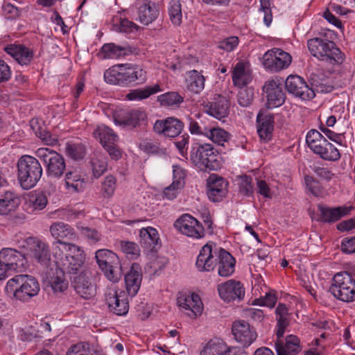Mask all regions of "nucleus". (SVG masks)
<instances>
[{"label":"nucleus","instance_id":"393cba45","mask_svg":"<svg viewBox=\"0 0 355 355\" xmlns=\"http://www.w3.org/2000/svg\"><path fill=\"white\" fill-rule=\"evenodd\" d=\"M73 287L76 293L84 299H90L96 295L95 286L90 282L88 273L81 272L74 277Z\"/></svg>","mask_w":355,"mask_h":355},{"label":"nucleus","instance_id":"2f4dec72","mask_svg":"<svg viewBox=\"0 0 355 355\" xmlns=\"http://www.w3.org/2000/svg\"><path fill=\"white\" fill-rule=\"evenodd\" d=\"M131 68L123 72H119L115 69L107 70L105 72L104 77L107 82L117 84L127 85L134 82Z\"/></svg>","mask_w":355,"mask_h":355},{"label":"nucleus","instance_id":"6e6552de","mask_svg":"<svg viewBox=\"0 0 355 355\" xmlns=\"http://www.w3.org/2000/svg\"><path fill=\"white\" fill-rule=\"evenodd\" d=\"M109 310L117 315H125L129 310V302L125 293L115 286L109 287L105 294Z\"/></svg>","mask_w":355,"mask_h":355},{"label":"nucleus","instance_id":"cd10ccee","mask_svg":"<svg viewBox=\"0 0 355 355\" xmlns=\"http://www.w3.org/2000/svg\"><path fill=\"white\" fill-rule=\"evenodd\" d=\"M4 50L21 65L29 64L34 55L32 50L20 44H12L7 45Z\"/></svg>","mask_w":355,"mask_h":355},{"label":"nucleus","instance_id":"864d4df0","mask_svg":"<svg viewBox=\"0 0 355 355\" xmlns=\"http://www.w3.org/2000/svg\"><path fill=\"white\" fill-rule=\"evenodd\" d=\"M65 153L67 156L75 160L83 159L86 154L83 145L74 143L67 144Z\"/></svg>","mask_w":355,"mask_h":355},{"label":"nucleus","instance_id":"6e6d98bb","mask_svg":"<svg viewBox=\"0 0 355 355\" xmlns=\"http://www.w3.org/2000/svg\"><path fill=\"white\" fill-rule=\"evenodd\" d=\"M280 339L277 337V340L275 342V349L277 355H294L301 350L300 345L286 343L285 346H284L283 342Z\"/></svg>","mask_w":355,"mask_h":355},{"label":"nucleus","instance_id":"20e7f679","mask_svg":"<svg viewBox=\"0 0 355 355\" xmlns=\"http://www.w3.org/2000/svg\"><path fill=\"white\" fill-rule=\"evenodd\" d=\"M35 155L46 167L49 176L60 178L62 175L66 164L60 154L48 148H40L36 150Z\"/></svg>","mask_w":355,"mask_h":355},{"label":"nucleus","instance_id":"473e14b6","mask_svg":"<svg viewBox=\"0 0 355 355\" xmlns=\"http://www.w3.org/2000/svg\"><path fill=\"white\" fill-rule=\"evenodd\" d=\"M252 75L246 69L243 62H238L232 72V81L234 85L238 87H243L251 82Z\"/></svg>","mask_w":355,"mask_h":355},{"label":"nucleus","instance_id":"9b49d317","mask_svg":"<svg viewBox=\"0 0 355 355\" xmlns=\"http://www.w3.org/2000/svg\"><path fill=\"white\" fill-rule=\"evenodd\" d=\"M263 92L267 98L266 105L268 109L278 107L284 104L285 94L282 90V84L278 79H271L266 81L263 87Z\"/></svg>","mask_w":355,"mask_h":355},{"label":"nucleus","instance_id":"2eb2a0df","mask_svg":"<svg viewBox=\"0 0 355 355\" xmlns=\"http://www.w3.org/2000/svg\"><path fill=\"white\" fill-rule=\"evenodd\" d=\"M147 119L146 112L140 109L120 111L114 116L116 124L131 128L139 126Z\"/></svg>","mask_w":355,"mask_h":355},{"label":"nucleus","instance_id":"f8f14e48","mask_svg":"<svg viewBox=\"0 0 355 355\" xmlns=\"http://www.w3.org/2000/svg\"><path fill=\"white\" fill-rule=\"evenodd\" d=\"M183 128V123L174 117L157 120L153 125V131L157 135L171 138L178 137Z\"/></svg>","mask_w":355,"mask_h":355},{"label":"nucleus","instance_id":"49530a36","mask_svg":"<svg viewBox=\"0 0 355 355\" xmlns=\"http://www.w3.org/2000/svg\"><path fill=\"white\" fill-rule=\"evenodd\" d=\"M101 269L106 278L112 282H117L122 276V268L119 259Z\"/></svg>","mask_w":355,"mask_h":355},{"label":"nucleus","instance_id":"3c124183","mask_svg":"<svg viewBox=\"0 0 355 355\" xmlns=\"http://www.w3.org/2000/svg\"><path fill=\"white\" fill-rule=\"evenodd\" d=\"M125 48L117 46L114 43L104 44L101 50V53L105 59H114L120 57L124 54Z\"/></svg>","mask_w":355,"mask_h":355},{"label":"nucleus","instance_id":"a878e982","mask_svg":"<svg viewBox=\"0 0 355 355\" xmlns=\"http://www.w3.org/2000/svg\"><path fill=\"white\" fill-rule=\"evenodd\" d=\"M235 263L236 260L230 252L223 248H219L216 261L219 276L223 277L231 276L234 272Z\"/></svg>","mask_w":355,"mask_h":355},{"label":"nucleus","instance_id":"4468645a","mask_svg":"<svg viewBox=\"0 0 355 355\" xmlns=\"http://www.w3.org/2000/svg\"><path fill=\"white\" fill-rule=\"evenodd\" d=\"M232 332L236 342L243 347L250 346L257 337L254 329L245 321L234 322L232 324Z\"/></svg>","mask_w":355,"mask_h":355},{"label":"nucleus","instance_id":"37998d69","mask_svg":"<svg viewBox=\"0 0 355 355\" xmlns=\"http://www.w3.org/2000/svg\"><path fill=\"white\" fill-rule=\"evenodd\" d=\"M66 355H98V353L89 343L80 342L71 345Z\"/></svg>","mask_w":355,"mask_h":355},{"label":"nucleus","instance_id":"7ed1b4c3","mask_svg":"<svg viewBox=\"0 0 355 355\" xmlns=\"http://www.w3.org/2000/svg\"><path fill=\"white\" fill-rule=\"evenodd\" d=\"M329 291L337 299L346 302L355 300V279L347 272L336 274Z\"/></svg>","mask_w":355,"mask_h":355},{"label":"nucleus","instance_id":"dca6fc26","mask_svg":"<svg viewBox=\"0 0 355 355\" xmlns=\"http://www.w3.org/2000/svg\"><path fill=\"white\" fill-rule=\"evenodd\" d=\"M53 253L55 259V265L68 273H76L85 261V257H81L78 259L76 257L64 256L63 250H60L59 245H55L53 248Z\"/></svg>","mask_w":355,"mask_h":355},{"label":"nucleus","instance_id":"7c9ffc66","mask_svg":"<svg viewBox=\"0 0 355 355\" xmlns=\"http://www.w3.org/2000/svg\"><path fill=\"white\" fill-rule=\"evenodd\" d=\"M159 14V9L155 3L145 1L138 8V19L139 21L148 25L155 21Z\"/></svg>","mask_w":355,"mask_h":355},{"label":"nucleus","instance_id":"c756f323","mask_svg":"<svg viewBox=\"0 0 355 355\" xmlns=\"http://www.w3.org/2000/svg\"><path fill=\"white\" fill-rule=\"evenodd\" d=\"M326 44V47L324 48V52L320 60L333 65L341 64L345 60V55L334 42L329 40Z\"/></svg>","mask_w":355,"mask_h":355},{"label":"nucleus","instance_id":"79ce46f5","mask_svg":"<svg viewBox=\"0 0 355 355\" xmlns=\"http://www.w3.org/2000/svg\"><path fill=\"white\" fill-rule=\"evenodd\" d=\"M208 119L198 118V121L190 119L189 129L192 135L207 136L211 125L208 124Z\"/></svg>","mask_w":355,"mask_h":355},{"label":"nucleus","instance_id":"c85d7f7f","mask_svg":"<svg viewBox=\"0 0 355 355\" xmlns=\"http://www.w3.org/2000/svg\"><path fill=\"white\" fill-rule=\"evenodd\" d=\"M318 211L320 213V218L318 219L324 223H334L338 220L343 216L347 215L352 207H338L329 208L322 205H318Z\"/></svg>","mask_w":355,"mask_h":355},{"label":"nucleus","instance_id":"4d7b16f0","mask_svg":"<svg viewBox=\"0 0 355 355\" xmlns=\"http://www.w3.org/2000/svg\"><path fill=\"white\" fill-rule=\"evenodd\" d=\"M184 98L176 92H166L158 96V101L168 106L179 105L183 102Z\"/></svg>","mask_w":355,"mask_h":355},{"label":"nucleus","instance_id":"13d9d810","mask_svg":"<svg viewBox=\"0 0 355 355\" xmlns=\"http://www.w3.org/2000/svg\"><path fill=\"white\" fill-rule=\"evenodd\" d=\"M94 176L99 178L107 169V163L105 157L102 156L96 157L91 161Z\"/></svg>","mask_w":355,"mask_h":355},{"label":"nucleus","instance_id":"c03bdc74","mask_svg":"<svg viewBox=\"0 0 355 355\" xmlns=\"http://www.w3.org/2000/svg\"><path fill=\"white\" fill-rule=\"evenodd\" d=\"M112 26L116 31L125 33H130L139 28L134 22L129 21L128 19L121 18L119 16H114L113 17Z\"/></svg>","mask_w":355,"mask_h":355},{"label":"nucleus","instance_id":"603ef678","mask_svg":"<svg viewBox=\"0 0 355 355\" xmlns=\"http://www.w3.org/2000/svg\"><path fill=\"white\" fill-rule=\"evenodd\" d=\"M328 40H323L318 37H314L310 39L307 42V46L310 53L318 59H320L322 53L324 52V48L326 47V43L328 42Z\"/></svg>","mask_w":355,"mask_h":355},{"label":"nucleus","instance_id":"69168bd1","mask_svg":"<svg viewBox=\"0 0 355 355\" xmlns=\"http://www.w3.org/2000/svg\"><path fill=\"white\" fill-rule=\"evenodd\" d=\"M239 40L236 36L226 37L218 42V47L226 52L233 51L239 45Z\"/></svg>","mask_w":355,"mask_h":355},{"label":"nucleus","instance_id":"f257e3e1","mask_svg":"<svg viewBox=\"0 0 355 355\" xmlns=\"http://www.w3.org/2000/svg\"><path fill=\"white\" fill-rule=\"evenodd\" d=\"M17 180L23 189L33 188L42 175L39 161L31 155H23L17 161Z\"/></svg>","mask_w":355,"mask_h":355},{"label":"nucleus","instance_id":"c9c22d12","mask_svg":"<svg viewBox=\"0 0 355 355\" xmlns=\"http://www.w3.org/2000/svg\"><path fill=\"white\" fill-rule=\"evenodd\" d=\"M187 75V89L191 92L199 94L205 87V77L196 70L190 71Z\"/></svg>","mask_w":355,"mask_h":355},{"label":"nucleus","instance_id":"ddd939ff","mask_svg":"<svg viewBox=\"0 0 355 355\" xmlns=\"http://www.w3.org/2000/svg\"><path fill=\"white\" fill-rule=\"evenodd\" d=\"M285 87L290 94L302 100H311L315 96L314 91L299 76H289L285 81Z\"/></svg>","mask_w":355,"mask_h":355},{"label":"nucleus","instance_id":"052dcab7","mask_svg":"<svg viewBox=\"0 0 355 355\" xmlns=\"http://www.w3.org/2000/svg\"><path fill=\"white\" fill-rule=\"evenodd\" d=\"M170 19L175 25H180L182 21L181 4L178 1H172L168 8Z\"/></svg>","mask_w":355,"mask_h":355},{"label":"nucleus","instance_id":"e433bc0d","mask_svg":"<svg viewBox=\"0 0 355 355\" xmlns=\"http://www.w3.org/2000/svg\"><path fill=\"white\" fill-rule=\"evenodd\" d=\"M19 203V199L12 192L7 191L0 198V215H6L15 210Z\"/></svg>","mask_w":355,"mask_h":355},{"label":"nucleus","instance_id":"72a5a7b5","mask_svg":"<svg viewBox=\"0 0 355 355\" xmlns=\"http://www.w3.org/2000/svg\"><path fill=\"white\" fill-rule=\"evenodd\" d=\"M159 234L156 229L148 227L140 230V242L144 248L153 250L159 244Z\"/></svg>","mask_w":355,"mask_h":355},{"label":"nucleus","instance_id":"58836bf2","mask_svg":"<svg viewBox=\"0 0 355 355\" xmlns=\"http://www.w3.org/2000/svg\"><path fill=\"white\" fill-rule=\"evenodd\" d=\"M160 91L159 85L155 84L147 86L145 88L132 89L126 95V98L130 101H140L146 99Z\"/></svg>","mask_w":355,"mask_h":355},{"label":"nucleus","instance_id":"5fc2aeb1","mask_svg":"<svg viewBox=\"0 0 355 355\" xmlns=\"http://www.w3.org/2000/svg\"><path fill=\"white\" fill-rule=\"evenodd\" d=\"M116 179L112 175H107L101 183V192L103 198H111L115 191Z\"/></svg>","mask_w":355,"mask_h":355},{"label":"nucleus","instance_id":"de8ad7c7","mask_svg":"<svg viewBox=\"0 0 355 355\" xmlns=\"http://www.w3.org/2000/svg\"><path fill=\"white\" fill-rule=\"evenodd\" d=\"M95 257L100 268L106 267V266L119 259L115 253L107 249L97 250Z\"/></svg>","mask_w":355,"mask_h":355},{"label":"nucleus","instance_id":"6ab92c4d","mask_svg":"<svg viewBox=\"0 0 355 355\" xmlns=\"http://www.w3.org/2000/svg\"><path fill=\"white\" fill-rule=\"evenodd\" d=\"M178 305L186 311V314L191 318L201 315L203 309L202 302L198 295H180L178 297Z\"/></svg>","mask_w":355,"mask_h":355},{"label":"nucleus","instance_id":"4be33fe9","mask_svg":"<svg viewBox=\"0 0 355 355\" xmlns=\"http://www.w3.org/2000/svg\"><path fill=\"white\" fill-rule=\"evenodd\" d=\"M141 281V268L139 264L133 263L129 272L125 275V288L128 295L132 297L137 294Z\"/></svg>","mask_w":355,"mask_h":355},{"label":"nucleus","instance_id":"412c9836","mask_svg":"<svg viewBox=\"0 0 355 355\" xmlns=\"http://www.w3.org/2000/svg\"><path fill=\"white\" fill-rule=\"evenodd\" d=\"M208 197L213 202H219L227 193L228 182L217 175L212 174L208 179Z\"/></svg>","mask_w":355,"mask_h":355},{"label":"nucleus","instance_id":"f3484780","mask_svg":"<svg viewBox=\"0 0 355 355\" xmlns=\"http://www.w3.org/2000/svg\"><path fill=\"white\" fill-rule=\"evenodd\" d=\"M218 291L220 298L227 302L236 300L240 301L243 299L245 295V289L242 284L234 279H230L219 284Z\"/></svg>","mask_w":355,"mask_h":355},{"label":"nucleus","instance_id":"1a4fd4ad","mask_svg":"<svg viewBox=\"0 0 355 355\" xmlns=\"http://www.w3.org/2000/svg\"><path fill=\"white\" fill-rule=\"evenodd\" d=\"M174 227L178 231L193 239H201L205 236L202 225L192 216L183 214L174 223Z\"/></svg>","mask_w":355,"mask_h":355},{"label":"nucleus","instance_id":"bf43d9fd","mask_svg":"<svg viewBox=\"0 0 355 355\" xmlns=\"http://www.w3.org/2000/svg\"><path fill=\"white\" fill-rule=\"evenodd\" d=\"M60 250H63L64 256L76 257L78 259L85 257L84 251L79 246L69 242L63 243Z\"/></svg>","mask_w":355,"mask_h":355},{"label":"nucleus","instance_id":"a18cd8bd","mask_svg":"<svg viewBox=\"0 0 355 355\" xmlns=\"http://www.w3.org/2000/svg\"><path fill=\"white\" fill-rule=\"evenodd\" d=\"M226 349L227 345L223 340H211L204 347L200 355H223Z\"/></svg>","mask_w":355,"mask_h":355},{"label":"nucleus","instance_id":"0eeeda50","mask_svg":"<svg viewBox=\"0 0 355 355\" xmlns=\"http://www.w3.org/2000/svg\"><path fill=\"white\" fill-rule=\"evenodd\" d=\"M292 62L291 55L281 49L273 48L263 56L264 67L271 71L278 72L288 68Z\"/></svg>","mask_w":355,"mask_h":355},{"label":"nucleus","instance_id":"4c0bfd02","mask_svg":"<svg viewBox=\"0 0 355 355\" xmlns=\"http://www.w3.org/2000/svg\"><path fill=\"white\" fill-rule=\"evenodd\" d=\"M64 181L67 189L72 192H80L85 188V179L76 171L67 172Z\"/></svg>","mask_w":355,"mask_h":355},{"label":"nucleus","instance_id":"f704fd0d","mask_svg":"<svg viewBox=\"0 0 355 355\" xmlns=\"http://www.w3.org/2000/svg\"><path fill=\"white\" fill-rule=\"evenodd\" d=\"M93 135L95 138L100 141L103 147L109 144L116 143L119 139L113 130L105 125H98L94 130Z\"/></svg>","mask_w":355,"mask_h":355},{"label":"nucleus","instance_id":"aec40b11","mask_svg":"<svg viewBox=\"0 0 355 355\" xmlns=\"http://www.w3.org/2000/svg\"><path fill=\"white\" fill-rule=\"evenodd\" d=\"M230 101L224 96L218 95L204 105L205 112L210 116L221 120L227 116Z\"/></svg>","mask_w":355,"mask_h":355},{"label":"nucleus","instance_id":"b1692460","mask_svg":"<svg viewBox=\"0 0 355 355\" xmlns=\"http://www.w3.org/2000/svg\"><path fill=\"white\" fill-rule=\"evenodd\" d=\"M257 132L261 139L268 141L272 137L274 128L273 115L266 110H261L257 114Z\"/></svg>","mask_w":355,"mask_h":355},{"label":"nucleus","instance_id":"ea45409f","mask_svg":"<svg viewBox=\"0 0 355 355\" xmlns=\"http://www.w3.org/2000/svg\"><path fill=\"white\" fill-rule=\"evenodd\" d=\"M326 138L318 130H311L306 137V142L309 148L315 154L320 150L323 145H325Z\"/></svg>","mask_w":355,"mask_h":355},{"label":"nucleus","instance_id":"423d86ee","mask_svg":"<svg viewBox=\"0 0 355 355\" xmlns=\"http://www.w3.org/2000/svg\"><path fill=\"white\" fill-rule=\"evenodd\" d=\"M27 261L23 254L12 248H4L0 252V266L5 270V279L10 272H22L26 268Z\"/></svg>","mask_w":355,"mask_h":355},{"label":"nucleus","instance_id":"5701e85b","mask_svg":"<svg viewBox=\"0 0 355 355\" xmlns=\"http://www.w3.org/2000/svg\"><path fill=\"white\" fill-rule=\"evenodd\" d=\"M50 232L51 235L57 239L56 243L61 246L63 243H67V241H74L78 239L73 229L62 222L53 223L50 227Z\"/></svg>","mask_w":355,"mask_h":355},{"label":"nucleus","instance_id":"338daca9","mask_svg":"<svg viewBox=\"0 0 355 355\" xmlns=\"http://www.w3.org/2000/svg\"><path fill=\"white\" fill-rule=\"evenodd\" d=\"M254 92L252 88L241 89L237 95L239 104L243 107L250 105L253 100Z\"/></svg>","mask_w":355,"mask_h":355},{"label":"nucleus","instance_id":"39448f33","mask_svg":"<svg viewBox=\"0 0 355 355\" xmlns=\"http://www.w3.org/2000/svg\"><path fill=\"white\" fill-rule=\"evenodd\" d=\"M191 159L201 170H216L219 167L217 155L213 146L209 144L193 147Z\"/></svg>","mask_w":355,"mask_h":355},{"label":"nucleus","instance_id":"a211bd4d","mask_svg":"<svg viewBox=\"0 0 355 355\" xmlns=\"http://www.w3.org/2000/svg\"><path fill=\"white\" fill-rule=\"evenodd\" d=\"M28 244L33 259L42 266L48 268L51 265V256L48 245L35 238H29Z\"/></svg>","mask_w":355,"mask_h":355},{"label":"nucleus","instance_id":"0e129e2a","mask_svg":"<svg viewBox=\"0 0 355 355\" xmlns=\"http://www.w3.org/2000/svg\"><path fill=\"white\" fill-rule=\"evenodd\" d=\"M81 234L89 241L95 244L101 240V234L96 229L88 227H78Z\"/></svg>","mask_w":355,"mask_h":355},{"label":"nucleus","instance_id":"09e8293b","mask_svg":"<svg viewBox=\"0 0 355 355\" xmlns=\"http://www.w3.org/2000/svg\"><path fill=\"white\" fill-rule=\"evenodd\" d=\"M230 137L231 135L224 129L213 126L211 127L210 132L207 136L214 143L219 146H224L225 143L230 140Z\"/></svg>","mask_w":355,"mask_h":355},{"label":"nucleus","instance_id":"a19ab883","mask_svg":"<svg viewBox=\"0 0 355 355\" xmlns=\"http://www.w3.org/2000/svg\"><path fill=\"white\" fill-rule=\"evenodd\" d=\"M275 313L277 320V337L282 338L285 332L286 328L289 324L288 320V309L285 304H279L276 308Z\"/></svg>","mask_w":355,"mask_h":355},{"label":"nucleus","instance_id":"8fccbe9b","mask_svg":"<svg viewBox=\"0 0 355 355\" xmlns=\"http://www.w3.org/2000/svg\"><path fill=\"white\" fill-rule=\"evenodd\" d=\"M317 155L323 159L329 161H336L340 157L339 150L327 140L325 145L322 146Z\"/></svg>","mask_w":355,"mask_h":355},{"label":"nucleus","instance_id":"bb28decb","mask_svg":"<svg viewBox=\"0 0 355 355\" xmlns=\"http://www.w3.org/2000/svg\"><path fill=\"white\" fill-rule=\"evenodd\" d=\"M65 270L55 265L47 271L49 284L55 293H62L68 288L69 282L65 277Z\"/></svg>","mask_w":355,"mask_h":355},{"label":"nucleus","instance_id":"680f3d73","mask_svg":"<svg viewBox=\"0 0 355 355\" xmlns=\"http://www.w3.org/2000/svg\"><path fill=\"white\" fill-rule=\"evenodd\" d=\"M30 205L35 210H42L44 209L48 203V199L46 194L40 192L32 195L29 200Z\"/></svg>","mask_w":355,"mask_h":355},{"label":"nucleus","instance_id":"e2e57ef3","mask_svg":"<svg viewBox=\"0 0 355 355\" xmlns=\"http://www.w3.org/2000/svg\"><path fill=\"white\" fill-rule=\"evenodd\" d=\"M239 192L243 195L249 196L253 193L252 178L248 175L239 178Z\"/></svg>","mask_w":355,"mask_h":355},{"label":"nucleus","instance_id":"f03ea898","mask_svg":"<svg viewBox=\"0 0 355 355\" xmlns=\"http://www.w3.org/2000/svg\"><path fill=\"white\" fill-rule=\"evenodd\" d=\"M6 290L12 293L16 300L28 302L37 295L40 286L35 277L27 275H17L8 281Z\"/></svg>","mask_w":355,"mask_h":355},{"label":"nucleus","instance_id":"9d476101","mask_svg":"<svg viewBox=\"0 0 355 355\" xmlns=\"http://www.w3.org/2000/svg\"><path fill=\"white\" fill-rule=\"evenodd\" d=\"M219 249L214 244L207 243L201 250L197 257L196 266L200 272L213 271L216 267Z\"/></svg>","mask_w":355,"mask_h":355},{"label":"nucleus","instance_id":"774afa93","mask_svg":"<svg viewBox=\"0 0 355 355\" xmlns=\"http://www.w3.org/2000/svg\"><path fill=\"white\" fill-rule=\"evenodd\" d=\"M120 248L123 252L132 256V257H137L139 255V248L134 242L121 241H120Z\"/></svg>","mask_w":355,"mask_h":355}]
</instances>
